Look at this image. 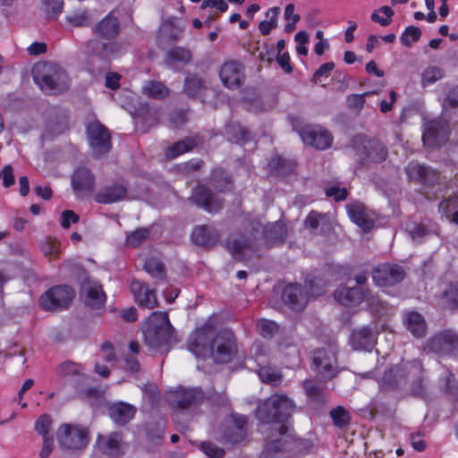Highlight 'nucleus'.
<instances>
[{"mask_svg": "<svg viewBox=\"0 0 458 458\" xmlns=\"http://www.w3.org/2000/svg\"><path fill=\"white\" fill-rule=\"evenodd\" d=\"M295 411L294 402L284 394L271 395L257 408V418L263 424L262 432L267 433L262 458H274L284 449L291 438L287 435V420Z\"/></svg>", "mask_w": 458, "mask_h": 458, "instance_id": "f257e3e1", "label": "nucleus"}, {"mask_svg": "<svg viewBox=\"0 0 458 458\" xmlns=\"http://www.w3.org/2000/svg\"><path fill=\"white\" fill-rule=\"evenodd\" d=\"M253 240L233 238L226 242V249L235 259L243 258L249 251L258 250L257 241L263 238L267 245H275L284 242L287 236V228L282 221H277L266 225L257 223L253 226Z\"/></svg>", "mask_w": 458, "mask_h": 458, "instance_id": "f03ea898", "label": "nucleus"}, {"mask_svg": "<svg viewBox=\"0 0 458 458\" xmlns=\"http://www.w3.org/2000/svg\"><path fill=\"white\" fill-rule=\"evenodd\" d=\"M32 75L35 83L47 92H63L70 86L66 72L53 63L37 64L32 70Z\"/></svg>", "mask_w": 458, "mask_h": 458, "instance_id": "7ed1b4c3", "label": "nucleus"}, {"mask_svg": "<svg viewBox=\"0 0 458 458\" xmlns=\"http://www.w3.org/2000/svg\"><path fill=\"white\" fill-rule=\"evenodd\" d=\"M172 325L166 312H153L142 327L145 344L151 349H158L170 343Z\"/></svg>", "mask_w": 458, "mask_h": 458, "instance_id": "20e7f679", "label": "nucleus"}, {"mask_svg": "<svg viewBox=\"0 0 458 458\" xmlns=\"http://www.w3.org/2000/svg\"><path fill=\"white\" fill-rule=\"evenodd\" d=\"M321 344L317 348V384L327 383L339 373L336 360V343L334 339H319Z\"/></svg>", "mask_w": 458, "mask_h": 458, "instance_id": "39448f33", "label": "nucleus"}, {"mask_svg": "<svg viewBox=\"0 0 458 458\" xmlns=\"http://www.w3.org/2000/svg\"><path fill=\"white\" fill-rule=\"evenodd\" d=\"M56 438L63 449L82 450L89 444V432L79 425L62 424L56 432Z\"/></svg>", "mask_w": 458, "mask_h": 458, "instance_id": "423d86ee", "label": "nucleus"}, {"mask_svg": "<svg viewBox=\"0 0 458 458\" xmlns=\"http://www.w3.org/2000/svg\"><path fill=\"white\" fill-rule=\"evenodd\" d=\"M236 352V344L233 334L230 330H222L216 334L213 339L211 355L217 363L229 362Z\"/></svg>", "mask_w": 458, "mask_h": 458, "instance_id": "0eeeda50", "label": "nucleus"}, {"mask_svg": "<svg viewBox=\"0 0 458 458\" xmlns=\"http://www.w3.org/2000/svg\"><path fill=\"white\" fill-rule=\"evenodd\" d=\"M74 298V291L67 285L55 286L40 297V305L44 310H56L67 308Z\"/></svg>", "mask_w": 458, "mask_h": 458, "instance_id": "6e6552de", "label": "nucleus"}, {"mask_svg": "<svg viewBox=\"0 0 458 458\" xmlns=\"http://www.w3.org/2000/svg\"><path fill=\"white\" fill-rule=\"evenodd\" d=\"M216 334L212 326L204 325L191 335L188 349L197 357L206 358L209 356Z\"/></svg>", "mask_w": 458, "mask_h": 458, "instance_id": "1a4fd4ad", "label": "nucleus"}, {"mask_svg": "<svg viewBox=\"0 0 458 458\" xmlns=\"http://www.w3.org/2000/svg\"><path fill=\"white\" fill-rule=\"evenodd\" d=\"M87 134L94 156L100 157L110 150V133L99 122L89 123L87 128Z\"/></svg>", "mask_w": 458, "mask_h": 458, "instance_id": "9d476101", "label": "nucleus"}, {"mask_svg": "<svg viewBox=\"0 0 458 458\" xmlns=\"http://www.w3.org/2000/svg\"><path fill=\"white\" fill-rule=\"evenodd\" d=\"M190 199L209 213L217 212L223 206V199L204 184H199L194 188Z\"/></svg>", "mask_w": 458, "mask_h": 458, "instance_id": "9b49d317", "label": "nucleus"}, {"mask_svg": "<svg viewBox=\"0 0 458 458\" xmlns=\"http://www.w3.org/2000/svg\"><path fill=\"white\" fill-rule=\"evenodd\" d=\"M405 276L403 267L395 264H382L372 271V278L379 286H389L401 282Z\"/></svg>", "mask_w": 458, "mask_h": 458, "instance_id": "f8f14e48", "label": "nucleus"}, {"mask_svg": "<svg viewBox=\"0 0 458 458\" xmlns=\"http://www.w3.org/2000/svg\"><path fill=\"white\" fill-rule=\"evenodd\" d=\"M449 130L447 123L442 121L433 120L424 124L422 140L428 147H437L445 142L448 139Z\"/></svg>", "mask_w": 458, "mask_h": 458, "instance_id": "ddd939ff", "label": "nucleus"}, {"mask_svg": "<svg viewBox=\"0 0 458 458\" xmlns=\"http://www.w3.org/2000/svg\"><path fill=\"white\" fill-rule=\"evenodd\" d=\"M81 296L87 306L100 308L106 296L102 285L97 281L87 279L81 284Z\"/></svg>", "mask_w": 458, "mask_h": 458, "instance_id": "4468645a", "label": "nucleus"}, {"mask_svg": "<svg viewBox=\"0 0 458 458\" xmlns=\"http://www.w3.org/2000/svg\"><path fill=\"white\" fill-rule=\"evenodd\" d=\"M220 79L223 84L228 89L239 88L244 79L243 68L237 61L225 62L220 69Z\"/></svg>", "mask_w": 458, "mask_h": 458, "instance_id": "2eb2a0df", "label": "nucleus"}, {"mask_svg": "<svg viewBox=\"0 0 458 458\" xmlns=\"http://www.w3.org/2000/svg\"><path fill=\"white\" fill-rule=\"evenodd\" d=\"M283 300L292 310L301 311L309 301V294L301 284H291L284 289Z\"/></svg>", "mask_w": 458, "mask_h": 458, "instance_id": "dca6fc26", "label": "nucleus"}, {"mask_svg": "<svg viewBox=\"0 0 458 458\" xmlns=\"http://www.w3.org/2000/svg\"><path fill=\"white\" fill-rule=\"evenodd\" d=\"M98 450L109 456L118 457L123 453V442L121 433L113 432L108 435H99L97 438Z\"/></svg>", "mask_w": 458, "mask_h": 458, "instance_id": "f3484780", "label": "nucleus"}, {"mask_svg": "<svg viewBox=\"0 0 458 458\" xmlns=\"http://www.w3.org/2000/svg\"><path fill=\"white\" fill-rule=\"evenodd\" d=\"M120 29L119 19L112 11L96 24L94 32L98 38L111 40L119 35Z\"/></svg>", "mask_w": 458, "mask_h": 458, "instance_id": "a211bd4d", "label": "nucleus"}, {"mask_svg": "<svg viewBox=\"0 0 458 458\" xmlns=\"http://www.w3.org/2000/svg\"><path fill=\"white\" fill-rule=\"evenodd\" d=\"M131 291L140 307L152 310L157 305L155 292L147 284L134 280L131 283Z\"/></svg>", "mask_w": 458, "mask_h": 458, "instance_id": "6ab92c4d", "label": "nucleus"}, {"mask_svg": "<svg viewBox=\"0 0 458 458\" xmlns=\"http://www.w3.org/2000/svg\"><path fill=\"white\" fill-rule=\"evenodd\" d=\"M247 420L242 415H232L226 421L225 437L231 443H239L244 439L247 433Z\"/></svg>", "mask_w": 458, "mask_h": 458, "instance_id": "aec40b11", "label": "nucleus"}, {"mask_svg": "<svg viewBox=\"0 0 458 458\" xmlns=\"http://www.w3.org/2000/svg\"><path fill=\"white\" fill-rule=\"evenodd\" d=\"M420 369L421 364L417 360L405 362L400 367H396L394 369H392L386 372L383 381L386 385L393 386L401 381V379L409 377L411 374V370H412V374L415 376L420 372Z\"/></svg>", "mask_w": 458, "mask_h": 458, "instance_id": "412c9836", "label": "nucleus"}, {"mask_svg": "<svg viewBox=\"0 0 458 458\" xmlns=\"http://www.w3.org/2000/svg\"><path fill=\"white\" fill-rule=\"evenodd\" d=\"M94 182L95 180L93 174L85 167H80L77 169L72 177L73 191L80 198L93 190Z\"/></svg>", "mask_w": 458, "mask_h": 458, "instance_id": "4be33fe9", "label": "nucleus"}, {"mask_svg": "<svg viewBox=\"0 0 458 458\" xmlns=\"http://www.w3.org/2000/svg\"><path fill=\"white\" fill-rule=\"evenodd\" d=\"M377 333L368 327L352 331L350 343L354 350L370 351L376 344Z\"/></svg>", "mask_w": 458, "mask_h": 458, "instance_id": "5701e85b", "label": "nucleus"}, {"mask_svg": "<svg viewBox=\"0 0 458 458\" xmlns=\"http://www.w3.org/2000/svg\"><path fill=\"white\" fill-rule=\"evenodd\" d=\"M127 194V189L122 184H112L101 188L95 195L97 202L111 204L123 200Z\"/></svg>", "mask_w": 458, "mask_h": 458, "instance_id": "b1692460", "label": "nucleus"}, {"mask_svg": "<svg viewBox=\"0 0 458 458\" xmlns=\"http://www.w3.org/2000/svg\"><path fill=\"white\" fill-rule=\"evenodd\" d=\"M346 210L351 220L359 227H360L364 232H368L373 227L374 223L366 213L362 203H349L346 206Z\"/></svg>", "mask_w": 458, "mask_h": 458, "instance_id": "393cba45", "label": "nucleus"}, {"mask_svg": "<svg viewBox=\"0 0 458 458\" xmlns=\"http://www.w3.org/2000/svg\"><path fill=\"white\" fill-rule=\"evenodd\" d=\"M96 54L104 59L116 58L127 50L125 41L112 40L109 42H95Z\"/></svg>", "mask_w": 458, "mask_h": 458, "instance_id": "a878e982", "label": "nucleus"}, {"mask_svg": "<svg viewBox=\"0 0 458 458\" xmlns=\"http://www.w3.org/2000/svg\"><path fill=\"white\" fill-rule=\"evenodd\" d=\"M335 298L346 307H353L364 300V294L360 287H340L335 292Z\"/></svg>", "mask_w": 458, "mask_h": 458, "instance_id": "bb28decb", "label": "nucleus"}, {"mask_svg": "<svg viewBox=\"0 0 458 458\" xmlns=\"http://www.w3.org/2000/svg\"><path fill=\"white\" fill-rule=\"evenodd\" d=\"M457 335L452 331H444L430 339L428 348L432 352L444 353L449 352L456 343Z\"/></svg>", "mask_w": 458, "mask_h": 458, "instance_id": "cd10ccee", "label": "nucleus"}, {"mask_svg": "<svg viewBox=\"0 0 458 458\" xmlns=\"http://www.w3.org/2000/svg\"><path fill=\"white\" fill-rule=\"evenodd\" d=\"M203 398L204 394L198 388L182 389L174 395L172 402L178 408L184 409L201 402Z\"/></svg>", "mask_w": 458, "mask_h": 458, "instance_id": "c85d7f7f", "label": "nucleus"}, {"mask_svg": "<svg viewBox=\"0 0 458 458\" xmlns=\"http://www.w3.org/2000/svg\"><path fill=\"white\" fill-rule=\"evenodd\" d=\"M108 412L116 424L124 425L134 417L136 408L126 403H117L109 407Z\"/></svg>", "mask_w": 458, "mask_h": 458, "instance_id": "c756f323", "label": "nucleus"}, {"mask_svg": "<svg viewBox=\"0 0 458 458\" xmlns=\"http://www.w3.org/2000/svg\"><path fill=\"white\" fill-rule=\"evenodd\" d=\"M403 320L407 329L416 337H422L427 330V325L421 314L416 311H408Z\"/></svg>", "mask_w": 458, "mask_h": 458, "instance_id": "7c9ffc66", "label": "nucleus"}, {"mask_svg": "<svg viewBox=\"0 0 458 458\" xmlns=\"http://www.w3.org/2000/svg\"><path fill=\"white\" fill-rule=\"evenodd\" d=\"M217 232L208 225L196 226L191 233L192 242L199 246H208L217 240Z\"/></svg>", "mask_w": 458, "mask_h": 458, "instance_id": "2f4dec72", "label": "nucleus"}, {"mask_svg": "<svg viewBox=\"0 0 458 458\" xmlns=\"http://www.w3.org/2000/svg\"><path fill=\"white\" fill-rule=\"evenodd\" d=\"M191 52L183 47L171 48L165 55V64L172 68L177 69L180 65H184L191 61Z\"/></svg>", "mask_w": 458, "mask_h": 458, "instance_id": "473e14b6", "label": "nucleus"}, {"mask_svg": "<svg viewBox=\"0 0 458 458\" xmlns=\"http://www.w3.org/2000/svg\"><path fill=\"white\" fill-rule=\"evenodd\" d=\"M142 93L148 98L163 99L169 95L170 90L161 81H148L142 86Z\"/></svg>", "mask_w": 458, "mask_h": 458, "instance_id": "72a5a7b5", "label": "nucleus"}, {"mask_svg": "<svg viewBox=\"0 0 458 458\" xmlns=\"http://www.w3.org/2000/svg\"><path fill=\"white\" fill-rule=\"evenodd\" d=\"M293 128L301 136L306 146L313 147L315 144V130L311 124H304L302 120L293 118L292 121Z\"/></svg>", "mask_w": 458, "mask_h": 458, "instance_id": "f704fd0d", "label": "nucleus"}, {"mask_svg": "<svg viewBox=\"0 0 458 458\" xmlns=\"http://www.w3.org/2000/svg\"><path fill=\"white\" fill-rule=\"evenodd\" d=\"M203 80L197 75H188L184 80L183 93L190 98H197L205 90Z\"/></svg>", "mask_w": 458, "mask_h": 458, "instance_id": "c9c22d12", "label": "nucleus"}, {"mask_svg": "<svg viewBox=\"0 0 458 458\" xmlns=\"http://www.w3.org/2000/svg\"><path fill=\"white\" fill-rule=\"evenodd\" d=\"M458 195H454L444 199L439 205V211L447 219L458 225Z\"/></svg>", "mask_w": 458, "mask_h": 458, "instance_id": "e433bc0d", "label": "nucleus"}, {"mask_svg": "<svg viewBox=\"0 0 458 458\" xmlns=\"http://www.w3.org/2000/svg\"><path fill=\"white\" fill-rule=\"evenodd\" d=\"M144 269L157 280V283L165 281V269L162 262L156 259H148L145 261Z\"/></svg>", "mask_w": 458, "mask_h": 458, "instance_id": "4c0bfd02", "label": "nucleus"}, {"mask_svg": "<svg viewBox=\"0 0 458 458\" xmlns=\"http://www.w3.org/2000/svg\"><path fill=\"white\" fill-rule=\"evenodd\" d=\"M211 183L216 191L223 192L231 188V180L223 169H215L211 174Z\"/></svg>", "mask_w": 458, "mask_h": 458, "instance_id": "58836bf2", "label": "nucleus"}, {"mask_svg": "<svg viewBox=\"0 0 458 458\" xmlns=\"http://www.w3.org/2000/svg\"><path fill=\"white\" fill-rule=\"evenodd\" d=\"M429 170L418 163L411 162L406 167V174L410 180L425 182Z\"/></svg>", "mask_w": 458, "mask_h": 458, "instance_id": "ea45409f", "label": "nucleus"}, {"mask_svg": "<svg viewBox=\"0 0 458 458\" xmlns=\"http://www.w3.org/2000/svg\"><path fill=\"white\" fill-rule=\"evenodd\" d=\"M280 13L279 7L270 8L267 13V20L259 23V30L263 35H268L277 26V19Z\"/></svg>", "mask_w": 458, "mask_h": 458, "instance_id": "a19ab883", "label": "nucleus"}, {"mask_svg": "<svg viewBox=\"0 0 458 458\" xmlns=\"http://www.w3.org/2000/svg\"><path fill=\"white\" fill-rule=\"evenodd\" d=\"M329 415L333 423L337 428H344L350 424L351 415L350 412L344 406H337L332 409Z\"/></svg>", "mask_w": 458, "mask_h": 458, "instance_id": "79ce46f5", "label": "nucleus"}, {"mask_svg": "<svg viewBox=\"0 0 458 458\" xmlns=\"http://www.w3.org/2000/svg\"><path fill=\"white\" fill-rule=\"evenodd\" d=\"M197 145L195 139L186 138L174 143L168 149V156L170 157H176L185 152L191 150Z\"/></svg>", "mask_w": 458, "mask_h": 458, "instance_id": "37998d69", "label": "nucleus"}, {"mask_svg": "<svg viewBox=\"0 0 458 458\" xmlns=\"http://www.w3.org/2000/svg\"><path fill=\"white\" fill-rule=\"evenodd\" d=\"M376 91H367L363 94H352L346 98L347 107L354 112H360L365 104V98L375 94Z\"/></svg>", "mask_w": 458, "mask_h": 458, "instance_id": "c03bdc74", "label": "nucleus"}, {"mask_svg": "<svg viewBox=\"0 0 458 458\" xmlns=\"http://www.w3.org/2000/svg\"><path fill=\"white\" fill-rule=\"evenodd\" d=\"M149 235L148 228H139L127 234L126 244L129 247L136 248L143 242H145Z\"/></svg>", "mask_w": 458, "mask_h": 458, "instance_id": "a18cd8bd", "label": "nucleus"}, {"mask_svg": "<svg viewBox=\"0 0 458 458\" xmlns=\"http://www.w3.org/2000/svg\"><path fill=\"white\" fill-rule=\"evenodd\" d=\"M394 12L388 6L380 7L371 14V20L381 26H387L392 21Z\"/></svg>", "mask_w": 458, "mask_h": 458, "instance_id": "49530a36", "label": "nucleus"}, {"mask_svg": "<svg viewBox=\"0 0 458 458\" xmlns=\"http://www.w3.org/2000/svg\"><path fill=\"white\" fill-rule=\"evenodd\" d=\"M259 376L262 382L277 386L282 380V376L279 373L275 372L272 369L262 367L259 370Z\"/></svg>", "mask_w": 458, "mask_h": 458, "instance_id": "de8ad7c7", "label": "nucleus"}, {"mask_svg": "<svg viewBox=\"0 0 458 458\" xmlns=\"http://www.w3.org/2000/svg\"><path fill=\"white\" fill-rule=\"evenodd\" d=\"M41 250L49 259H55L60 252V243L55 240L47 239L41 245Z\"/></svg>", "mask_w": 458, "mask_h": 458, "instance_id": "09e8293b", "label": "nucleus"}, {"mask_svg": "<svg viewBox=\"0 0 458 458\" xmlns=\"http://www.w3.org/2000/svg\"><path fill=\"white\" fill-rule=\"evenodd\" d=\"M199 448L209 458H223L225 455L223 448L208 441L199 443Z\"/></svg>", "mask_w": 458, "mask_h": 458, "instance_id": "8fccbe9b", "label": "nucleus"}, {"mask_svg": "<svg viewBox=\"0 0 458 458\" xmlns=\"http://www.w3.org/2000/svg\"><path fill=\"white\" fill-rule=\"evenodd\" d=\"M444 73L442 69L437 66L428 67L422 73V84L427 86L441 79Z\"/></svg>", "mask_w": 458, "mask_h": 458, "instance_id": "3c124183", "label": "nucleus"}, {"mask_svg": "<svg viewBox=\"0 0 458 458\" xmlns=\"http://www.w3.org/2000/svg\"><path fill=\"white\" fill-rule=\"evenodd\" d=\"M81 371V365L69 360L63 362L57 369V373L61 377L80 375Z\"/></svg>", "mask_w": 458, "mask_h": 458, "instance_id": "603ef678", "label": "nucleus"}, {"mask_svg": "<svg viewBox=\"0 0 458 458\" xmlns=\"http://www.w3.org/2000/svg\"><path fill=\"white\" fill-rule=\"evenodd\" d=\"M257 327L259 333L264 337H271L278 330L277 324L268 319H259Z\"/></svg>", "mask_w": 458, "mask_h": 458, "instance_id": "864d4df0", "label": "nucleus"}, {"mask_svg": "<svg viewBox=\"0 0 458 458\" xmlns=\"http://www.w3.org/2000/svg\"><path fill=\"white\" fill-rule=\"evenodd\" d=\"M369 148L372 150H369L367 154L368 159L372 162H380L384 160L386 157V152L385 148L378 142H369Z\"/></svg>", "mask_w": 458, "mask_h": 458, "instance_id": "5fc2aeb1", "label": "nucleus"}, {"mask_svg": "<svg viewBox=\"0 0 458 458\" xmlns=\"http://www.w3.org/2000/svg\"><path fill=\"white\" fill-rule=\"evenodd\" d=\"M421 31L419 28L410 26L406 28L404 32L402 34L400 40L404 46H411L412 43L418 41L420 38Z\"/></svg>", "mask_w": 458, "mask_h": 458, "instance_id": "6e6d98bb", "label": "nucleus"}, {"mask_svg": "<svg viewBox=\"0 0 458 458\" xmlns=\"http://www.w3.org/2000/svg\"><path fill=\"white\" fill-rule=\"evenodd\" d=\"M51 425H52V420H51L50 416L47 414H43L37 420V421L35 423V430L39 435H41L43 437V438L50 437L48 436V433L50 431Z\"/></svg>", "mask_w": 458, "mask_h": 458, "instance_id": "4d7b16f0", "label": "nucleus"}, {"mask_svg": "<svg viewBox=\"0 0 458 458\" xmlns=\"http://www.w3.org/2000/svg\"><path fill=\"white\" fill-rule=\"evenodd\" d=\"M333 136L324 128L317 130V149L324 150L331 147Z\"/></svg>", "mask_w": 458, "mask_h": 458, "instance_id": "13d9d810", "label": "nucleus"}, {"mask_svg": "<svg viewBox=\"0 0 458 458\" xmlns=\"http://www.w3.org/2000/svg\"><path fill=\"white\" fill-rule=\"evenodd\" d=\"M45 11L49 19H55L63 10V0H44Z\"/></svg>", "mask_w": 458, "mask_h": 458, "instance_id": "bf43d9fd", "label": "nucleus"}, {"mask_svg": "<svg viewBox=\"0 0 458 458\" xmlns=\"http://www.w3.org/2000/svg\"><path fill=\"white\" fill-rule=\"evenodd\" d=\"M347 190L346 188H339L338 186H330L326 189V195L327 197H332L335 201L344 200L347 197Z\"/></svg>", "mask_w": 458, "mask_h": 458, "instance_id": "052dcab7", "label": "nucleus"}, {"mask_svg": "<svg viewBox=\"0 0 458 458\" xmlns=\"http://www.w3.org/2000/svg\"><path fill=\"white\" fill-rule=\"evenodd\" d=\"M444 297L446 299L451 308L458 307V284H451L444 293Z\"/></svg>", "mask_w": 458, "mask_h": 458, "instance_id": "680f3d73", "label": "nucleus"}, {"mask_svg": "<svg viewBox=\"0 0 458 458\" xmlns=\"http://www.w3.org/2000/svg\"><path fill=\"white\" fill-rule=\"evenodd\" d=\"M0 178L3 181V185L5 188L12 186L14 183L13 169L12 165H5L0 172Z\"/></svg>", "mask_w": 458, "mask_h": 458, "instance_id": "e2e57ef3", "label": "nucleus"}, {"mask_svg": "<svg viewBox=\"0 0 458 458\" xmlns=\"http://www.w3.org/2000/svg\"><path fill=\"white\" fill-rule=\"evenodd\" d=\"M67 21L74 26H85L89 22V15L86 12L74 13L67 17Z\"/></svg>", "mask_w": 458, "mask_h": 458, "instance_id": "0e129e2a", "label": "nucleus"}, {"mask_svg": "<svg viewBox=\"0 0 458 458\" xmlns=\"http://www.w3.org/2000/svg\"><path fill=\"white\" fill-rule=\"evenodd\" d=\"M231 133L234 136V140L237 142L245 141L250 137V131L238 124L231 127Z\"/></svg>", "mask_w": 458, "mask_h": 458, "instance_id": "69168bd1", "label": "nucleus"}, {"mask_svg": "<svg viewBox=\"0 0 458 458\" xmlns=\"http://www.w3.org/2000/svg\"><path fill=\"white\" fill-rule=\"evenodd\" d=\"M144 394L148 396V402L155 403L159 400L160 394L157 387L155 385L149 384L144 386L142 388Z\"/></svg>", "mask_w": 458, "mask_h": 458, "instance_id": "338daca9", "label": "nucleus"}, {"mask_svg": "<svg viewBox=\"0 0 458 458\" xmlns=\"http://www.w3.org/2000/svg\"><path fill=\"white\" fill-rule=\"evenodd\" d=\"M79 221V216L72 210H65L62 213V226L64 228H69L71 222L77 223Z\"/></svg>", "mask_w": 458, "mask_h": 458, "instance_id": "774afa93", "label": "nucleus"}]
</instances>
